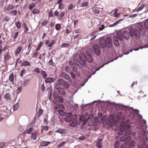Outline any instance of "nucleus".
<instances>
[{
    "label": "nucleus",
    "mask_w": 148,
    "mask_h": 148,
    "mask_svg": "<svg viewBox=\"0 0 148 148\" xmlns=\"http://www.w3.org/2000/svg\"><path fill=\"white\" fill-rule=\"evenodd\" d=\"M16 26L18 28H20L21 27V24L19 21H18L16 24Z\"/></svg>",
    "instance_id": "obj_58"
},
{
    "label": "nucleus",
    "mask_w": 148,
    "mask_h": 148,
    "mask_svg": "<svg viewBox=\"0 0 148 148\" xmlns=\"http://www.w3.org/2000/svg\"><path fill=\"white\" fill-rule=\"evenodd\" d=\"M49 22L47 21H43L42 23V25H47Z\"/></svg>",
    "instance_id": "obj_53"
},
{
    "label": "nucleus",
    "mask_w": 148,
    "mask_h": 148,
    "mask_svg": "<svg viewBox=\"0 0 148 148\" xmlns=\"http://www.w3.org/2000/svg\"><path fill=\"white\" fill-rule=\"evenodd\" d=\"M134 144H135V142L134 141H132L129 143V145L130 146L132 147V146H133L134 145Z\"/></svg>",
    "instance_id": "obj_62"
},
{
    "label": "nucleus",
    "mask_w": 148,
    "mask_h": 148,
    "mask_svg": "<svg viewBox=\"0 0 148 148\" xmlns=\"http://www.w3.org/2000/svg\"><path fill=\"white\" fill-rule=\"evenodd\" d=\"M141 123H142L143 126H144L145 128H147V126L146 125V121L145 119H142L141 121Z\"/></svg>",
    "instance_id": "obj_28"
},
{
    "label": "nucleus",
    "mask_w": 148,
    "mask_h": 148,
    "mask_svg": "<svg viewBox=\"0 0 148 148\" xmlns=\"http://www.w3.org/2000/svg\"><path fill=\"white\" fill-rule=\"evenodd\" d=\"M69 46V45L68 44L63 43L61 45L62 48L68 47Z\"/></svg>",
    "instance_id": "obj_43"
},
{
    "label": "nucleus",
    "mask_w": 148,
    "mask_h": 148,
    "mask_svg": "<svg viewBox=\"0 0 148 148\" xmlns=\"http://www.w3.org/2000/svg\"><path fill=\"white\" fill-rule=\"evenodd\" d=\"M40 73L43 78L45 79L46 78L47 76V74L45 71L42 70L40 72Z\"/></svg>",
    "instance_id": "obj_22"
},
{
    "label": "nucleus",
    "mask_w": 148,
    "mask_h": 148,
    "mask_svg": "<svg viewBox=\"0 0 148 148\" xmlns=\"http://www.w3.org/2000/svg\"><path fill=\"white\" fill-rule=\"evenodd\" d=\"M126 137L124 136H122L120 138V141L121 142H123L124 141H125Z\"/></svg>",
    "instance_id": "obj_56"
},
{
    "label": "nucleus",
    "mask_w": 148,
    "mask_h": 148,
    "mask_svg": "<svg viewBox=\"0 0 148 148\" xmlns=\"http://www.w3.org/2000/svg\"><path fill=\"white\" fill-rule=\"evenodd\" d=\"M5 145V143L4 142H0V148H3Z\"/></svg>",
    "instance_id": "obj_52"
},
{
    "label": "nucleus",
    "mask_w": 148,
    "mask_h": 148,
    "mask_svg": "<svg viewBox=\"0 0 148 148\" xmlns=\"http://www.w3.org/2000/svg\"><path fill=\"white\" fill-rule=\"evenodd\" d=\"M36 5V4L33 3H32L30 4L29 5V8L30 10H32L33 8L35 7Z\"/></svg>",
    "instance_id": "obj_30"
},
{
    "label": "nucleus",
    "mask_w": 148,
    "mask_h": 148,
    "mask_svg": "<svg viewBox=\"0 0 148 148\" xmlns=\"http://www.w3.org/2000/svg\"><path fill=\"white\" fill-rule=\"evenodd\" d=\"M74 65L77 66H78L79 68H81L82 66V64L80 63L79 61L77 60H74Z\"/></svg>",
    "instance_id": "obj_12"
},
{
    "label": "nucleus",
    "mask_w": 148,
    "mask_h": 148,
    "mask_svg": "<svg viewBox=\"0 0 148 148\" xmlns=\"http://www.w3.org/2000/svg\"><path fill=\"white\" fill-rule=\"evenodd\" d=\"M17 12L16 10H14L10 12V15L14 16L16 15Z\"/></svg>",
    "instance_id": "obj_32"
},
{
    "label": "nucleus",
    "mask_w": 148,
    "mask_h": 148,
    "mask_svg": "<svg viewBox=\"0 0 148 148\" xmlns=\"http://www.w3.org/2000/svg\"><path fill=\"white\" fill-rule=\"evenodd\" d=\"M89 3L88 2H84V3H83L80 6L81 7H84L85 6H87L88 5Z\"/></svg>",
    "instance_id": "obj_47"
},
{
    "label": "nucleus",
    "mask_w": 148,
    "mask_h": 148,
    "mask_svg": "<svg viewBox=\"0 0 148 148\" xmlns=\"http://www.w3.org/2000/svg\"><path fill=\"white\" fill-rule=\"evenodd\" d=\"M23 49L22 47L20 46L18 47L15 51L14 55L16 57L17 56L19 53Z\"/></svg>",
    "instance_id": "obj_9"
},
{
    "label": "nucleus",
    "mask_w": 148,
    "mask_h": 148,
    "mask_svg": "<svg viewBox=\"0 0 148 148\" xmlns=\"http://www.w3.org/2000/svg\"><path fill=\"white\" fill-rule=\"evenodd\" d=\"M32 12L33 14H38L40 13V10L36 8H34Z\"/></svg>",
    "instance_id": "obj_25"
},
{
    "label": "nucleus",
    "mask_w": 148,
    "mask_h": 148,
    "mask_svg": "<svg viewBox=\"0 0 148 148\" xmlns=\"http://www.w3.org/2000/svg\"><path fill=\"white\" fill-rule=\"evenodd\" d=\"M22 89V87L20 86L19 88H18L16 90V93L17 94H19L20 92V91Z\"/></svg>",
    "instance_id": "obj_49"
},
{
    "label": "nucleus",
    "mask_w": 148,
    "mask_h": 148,
    "mask_svg": "<svg viewBox=\"0 0 148 148\" xmlns=\"http://www.w3.org/2000/svg\"><path fill=\"white\" fill-rule=\"evenodd\" d=\"M65 13L64 12H62L60 14L59 16L60 18H62L64 15Z\"/></svg>",
    "instance_id": "obj_59"
},
{
    "label": "nucleus",
    "mask_w": 148,
    "mask_h": 148,
    "mask_svg": "<svg viewBox=\"0 0 148 148\" xmlns=\"http://www.w3.org/2000/svg\"><path fill=\"white\" fill-rule=\"evenodd\" d=\"M65 142H62L61 143H60L59 144H58L57 146V148H60L61 147L65 144Z\"/></svg>",
    "instance_id": "obj_45"
},
{
    "label": "nucleus",
    "mask_w": 148,
    "mask_h": 148,
    "mask_svg": "<svg viewBox=\"0 0 148 148\" xmlns=\"http://www.w3.org/2000/svg\"><path fill=\"white\" fill-rule=\"evenodd\" d=\"M117 59V58H115L114 59V60H116ZM113 60H112L110 61H108V62L104 64H103L102 66H100L96 70V71H98L101 68L103 67L104 66L105 64H107L108 63H109V62H112L113 61Z\"/></svg>",
    "instance_id": "obj_21"
},
{
    "label": "nucleus",
    "mask_w": 148,
    "mask_h": 148,
    "mask_svg": "<svg viewBox=\"0 0 148 148\" xmlns=\"http://www.w3.org/2000/svg\"><path fill=\"white\" fill-rule=\"evenodd\" d=\"M105 28V27L103 25H102L101 27L99 28V30L100 31L103 30Z\"/></svg>",
    "instance_id": "obj_64"
},
{
    "label": "nucleus",
    "mask_w": 148,
    "mask_h": 148,
    "mask_svg": "<svg viewBox=\"0 0 148 148\" xmlns=\"http://www.w3.org/2000/svg\"><path fill=\"white\" fill-rule=\"evenodd\" d=\"M25 73V71L24 69H23L21 71V73H20L21 76L22 77H23V75Z\"/></svg>",
    "instance_id": "obj_55"
},
{
    "label": "nucleus",
    "mask_w": 148,
    "mask_h": 148,
    "mask_svg": "<svg viewBox=\"0 0 148 148\" xmlns=\"http://www.w3.org/2000/svg\"><path fill=\"white\" fill-rule=\"evenodd\" d=\"M65 121L68 122H69L71 121V116H66L65 119Z\"/></svg>",
    "instance_id": "obj_42"
},
{
    "label": "nucleus",
    "mask_w": 148,
    "mask_h": 148,
    "mask_svg": "<svg viewBox=\"0 0 148 148\" xmlns=\"http://www.w3.org/2000/svg\"><path fill=\"white\" fill-rule=\"evenodd\" d=\"M130 108H131L133 110L135 111V112L136 113V114H137L138 115V113H139V111L137 110V109H134L132 107H131Z\"/></svg>",
    "instance_id": "obj_60"
},
{
    "label": "nucleus",
    "mask_w": 148,
    "mask_h": 148,
    "mask_svg": "<svg viewBox=\"0 0 148 148\" xmlns=\"http://www.w3.org/2000/svg\"><path fill=\"white\" fill-rule=\"evenodd\" d=\"M64 81H65L63 79H60L58 80V84L62 85Z\"/></svg>",
    "instance_id": "obj_38"
},
{
    "label": "nucleus",
    "mask_w": 148,
    "mask_h": 148,
    "mask_svg": "<svg viewBox=\"0 0 148 148\" xmlns=\"http://www.w3.org/2000/svg\"><path fill=\"white\" fill-rule=\"evenodd\" d=\"M30 64L29 62L28 61H24L21 64V66H29Z\"/></svg>",
    "instance_id": "obj_27"
},
{
    "label": "nucleus",
    "mask_w": 148,
    "mask_h": 148,
    "mask_svg": "<svg viewBox=\"0 0 148 148\" xmlns=\"http://www.w3.org/2000/svg\"><path fill=\"white\" fill-rule=\"evenodd\" d=\"M59 114L61 116H64L65 114L64 111L63 110H60L58 111Z\"/></svg>",
    "instance_id": "obj_44"
},
{
    "label": "nucleus",
    "mask_w": 148,
    "mask_h": 148,
    "mask_svg": "<svg viewBox=\"0 0 148 148\" xmlns=\"http://www.w3.org/2000/svg\"><path fill=\"white\" fill-rule=\"evenodd\" d=\"M54 81V78L53 77H48L46 79L45 82L46 83H51Z\"/></svg>",
    "instance_id": "obj_14"
},
{
    "label": "nucleus",
    "mask_w": 148,
    "mask_h": 148,
    "mask_svg": "<svg viewBox=\"0 0 148 148\" xmlns=\"http://www.w3.org/2000/svg\"><path fill=\"white\" fill-rule=\"evenodd\" d=\"M62 77L66 80H69L70 79V76L67 74H65L63 75Z\"/></svg>",
    "instance_id": "obj_33"
},
{
    "label": "nucleus",
    "mask_w": 148,
    "mask_h": 148,
    "mask_svg": "<svg viewBox=\"0 0 148 148\" xmlns=\"http://www.w3.org/2000/svg\"><path fill=\"white\" fill-rule=\"evenodd\" d=\"M23 28L24 29V32L25 33H27L28 31V29L26 25H25V27Z\"/></svg>",
    "instance_id": "obj_57"
},
{
    "label": "nucleus",
    "mask_w": 148,
    "mask_h": 148,
    "mask_svg": "<svg viewBox=\"0 0 148 148\" xmlns=\"http://www.w3.org/2000/svg\"><path fill=\"white\" fill-rule=\"evenodd\" d=\"M36 134V132L32 134L30 136L31 138L34 140H36L37 138Z\"/></svg>",
    "instance_id": "obj_24"
},
{
    "label": "nucleus",
    "mask_w": 148,
    "mask_h": 148,
    "mask_svg": "<svg viewBox=\"0 0 148 148\" xmlns=\"http://www.w3.org/2000/svg\"><path fill=\"white\" fill-rule=\"evenodd\" d=\"M80 60L83 62H84L86 60V57L85 55L83 53L81 54L79 57Z\"/></svg>",
    "instance_id": "obj_17"
},
{
    "label": "nucleus",
    "mask_w": 148,
    "mask_h": 148,
    "mask_svg": "<svg viewBox=\"0 0 148 148\" xmlns=\"http://www.w3.org/2000/svg\"><path fill=\"white\" fill-rule=\"evenodd\" d=\"M86 60H87L90 63L92 62L93 60L92 57L90 55L87 56Z\"/></svg>",
    "instance_id": "obj_26"
},
{
    "label": "nucleus",
    "mask_w": 148,
    "mask_h": 148,
    "mask_svg": "<svg viewBox=\"0 0 148 148\" xmlns=\"http://www.w3.org/2000/svg\"><path fill=\"white\" fill-rule=\"evenodd\" d=\"M10 58V53L7 52L6 53L5 55L4 56V60L5 61L8 60Z\"/></svg>",
    "instance_id": "obj_18"
},
{
    "label": "nucleus",
    "mask_w": 148,
    "mask_h": 148,
    "mask_svg": "<svg viewBox=\"0 0 148 148\" xmlns=\"http://www.w3.org/2000/svg\"><path fill=\"white\" fill-rule=\"evenodd\" d=\"M122 114V113L121 112H120L118 113L117 115V116L118 117V119H120L121 120H123L124 119V118L123 116L121 117L120 116H121Z\"/></svg>",
    "instance_id": "obj_31"
},
{
    "label": "nucleus",
    "mask_w": 148,
    "mask_h": 148,
    "mask_svg": "<svg viewBox=\"0 0 148 148\" xmlns=\"http://www.w3.org/2000/svg\"><path fill=\"white\" fill-rule=\"evenodd\" d=\"M61 28V25L60 24H57L55 26V29L57 30H58Z\"/></svg>",
    "instance_id": "obj_37"
},
{
    "label": "nucleus",
    "mask_w": 148,
    "mask_h": 148,
    "mask_svg": "<svg viewBox=\"0 0 148 148\" xmlns=\"http://www.w3.org/2000/svg\"><path fill=\"white\" fill-rule=\"evenodd\" d=\"M99 44L100 46L102 49L104 48L106 46L105 40L103 39L100 40Z\"/></svg>",
    "instance_id": "obj_11"
},
{
    "label": "nucleus",
    "mask_w": 148,
    "mask_h": 148,
    "mask_svg": "<svg viewBox=\"0 0 148 148\" xmlns=\"http://www.w3.org/2000/svg\"><path fill=\"white\" fill-rule=\"evenodd\" d=\"M123 19H120L119 20L116 21L114 23L108 26L110 27H114L117 24H118L119 22H120L121 21H122Z\"/></svg>",
    "instance_id": "obj_19"
},
{
    "label": "nucleus",
    "mask_w": 148,
    "mask_h": 148,
    "mask_svg": "<svg viewBox=\"0 0 148 148\" xmlns=\"http://www.w3.org/2000/svg\"><path fill=\"white\" fill-rule=\"evenodd\" d=\"M131 131L130 130H128L125 132L124 134L125 136H126L129 135L131 134Z\"/></svg>",
    "instance_id": "obj_48"
},
{
    "label": "nucleus",
    "mask_w": 148,
    "mask_h": 148,
    "mask_svg": "<svg viewBox=\"0 0 148 148\" xmlns=\"http://www.w3.org/2000/svg\"><path fill=\"white\" fill-rule=\"evenodd\" d=\"M144 26L145 29H148V19L146 20L144 23Z\"/></svg>",
    "instance_id": "obj_34"
},
{
    "label": "nucleus",
    "mask_w": 148,
    "mask_h": 148,
    "mask_svg": "<svg viewBox=\"0 0 148 148\" xmlns=\"http://www.w3.org/2000/svg\"><path fill=\"white\" fill-rule=\"evenodd\" d=\"M62 86L66 88H68L69 86L68 83L65 81L64 82Z\"/></svg>",
    "instance_id": "obj_41"
},
{
    "label": "nucleus",
    "mask_w": 148,
    "mask_h": 148,
    "mask_svg": "<svg viewBox=\"0 0 148 148\" xmlns=\"http://www.w3.org/2000/svg\"><path fill=\"white\" fill-rule=\"evenodd\" d=\"M55 42L54 40H52L48 45V47H51L54 44Z\"/></svg>",
    "instance_id": "obj_50"
},
{
    "label": "nucleus",
    "mask_w": 148,
    "mask_h": 148,
    "mask_svg": "<svg viewBox=\"0 0 148 148\" xmlns=\"http://www.w3.org/2000/svg\"><path fill=\"white\" fill-rule=\"evenodd\" d=\"M128 30L130 31V35L131 36H132L133 35H134L137 38L140 37V33L138 30H134L132 27H130V28Z\"/></svg>",
    "instance_id": "obj_3"
},
{
    "label": "nucleus",
    "mask_w": 148,
    "mask_h": 148,
    "mask_svg": "<svg viewBox=\"0 0 148 148\" xmlns=\"http://www.w3.org/2000/svg\"><path fill=\"white\" fill-rule=\"evenodd\" d=\"M106 47L108 48H110L112 45V38L108 37H107L105 40Z\"/></svg>",
    "instance_id": "obj_6"
},
{
    "label": "nucleus",
    "mask_w": 148,
    "mask_h": 148,
    "mask_svg": "<svg viewBox=\"0 0 148 148\" xmlns=\"http://www.w3.org/2000/svg\"><path fill=\"white\" fill-rule=\"evenodd\" d=\"M131 138L130 136H128L127 137H126V139H125V142L127 143H129L131 140Z\"/></svg>",
    "instance_id": "obj_36"
},
{
    "label": "nucleus",
    "mask_w": 148,
    "mask_h": 148,
    "mask_svg": "<svg viewBox=\"0 0 148 148\" xmlns=\"http://www.w3.org/2000/svg\"><path fill=\"white\" fill-rule=\"evenodd\" d=\"M70 74H71L72 77L73 78V79L75 78V75L73 72H71L70 73Z\"/></svg>",
    "instance_id": "obj_63"
},
{
    "label": "nucleus",
    "mask_w": 148,
    "mask_h": 148,
    "mask_svg": "<svg viewBox=\"0 0 148 148\" xmlns=\"http://www.w3.org/2000/svg\"><path fill=\"white\" fill-rule=\"evenodd\" d=\"M148 47V45H144L143 46L140 47L136 49H134V50L136 51L140 49H143V48H147ZM133 50V49H131L130 50V51L131 52H132V50Z\"/></svg>",
    "instance_id": "obj_20"
},
{
    "label": "nucleus",
    "mask_w": 148,
    "mask_h": 148,
    "mask_svg": "<svg viewBox=\"0 0 148 148\" xmlns=\"http://www.w3.org/2000/svg\"><path fill=\"white\" fill-rule=\"evenodd\" d=\"M66 132V130L64 129H60L55 131L56 132L59 133L60 134H63Z\"/></svg>",
    "instance_id": "obj_23"
},
{
    "label": "nucleus",
    "mask_w": 148,
    "mask_h": 148,
    "mask_svg": "<svg viewBox=\"0 0 148 148\" xmlns=\"http://www.w3.org/2000/svg\"><path fill=\"white\" fill-rule=\"evenodd\" d=\"M130 125L128 123L122 122L119 126V128L121 131H123L130 128Z\"/></svg>",
    "instance_id": "obj_4"
},
{
    "label": "nucleus",
    "mask_w": 148,
    "mask_h": 148,
    "mask_svg": "<svg viewBox=\"0 0 148 148\" xmlns=\"http://www.w3.org/2000/svg\"><path fill=\"white\" fill-rule=\"evenodd\" d=\"M83 117V116H81L80 117L79 120L75 119L73 120L70 123L71 126L72 127H75L77 125L81 123V121L82 120V119Z\"/></svg>",
    "instance_id": "obj_5"
},
{
    "label": "nucleus",
    "mask_w": 148,
    "mask_h": 148,
    "mask_svg": "<svg viewBox=\"0 0 148 148\" xmlns=\"http://www.w3.org/2000/svg\"><path fill=\"white\" fill-rule=\"evenodd\" d=\"M102 139L101 138L99 139L97 142L96 146L99 148H101L102 147L101 144Z\"/></svg>",
    "instance_id": "obj_13"
},
{
    "label": "nucleus",
    "mask_w": 148,
    "mask_h": 148,
    "mask_svg": "<svg viewBox=\"0 0 148 148\" xmlns=\"http://www.w3.org/2000/svg\"><path fill=\"white\" fill-rule=\"evenodd\" d=\"M114 146L116 148H118L119 147V143L118 142H116Z\"/></svg>",
    "instance_id": "obj_61"
},
{
    "label": "nucleus",
    "mask_w": 148,
    "mask_h": 148,
    "mask_svg": "<svg viewBox=\"0 0 148 148\" xmlns=\"http://www.w3.org/2000/svg\"><path fill=\"white\" fill-rule=\"evenodd\" d=\"M127 143H126L125 142L122 144L121 145V148H126V146Z\"/></svg>",
    "instance_id": "obj_51"
},
{
    "label": "nucleus",
    "mask_w": 148,
    "mask_h": 148,
    "mask_svg": "<svg viewBox=\"0 0 148 148\" xmlns=\"http://www.w3.org/2000/svg\"><path fill=\"white\" fill-rule=\"evenodd\" d=\"M14 6L11 4H9L5 5L4 8V9L6 11H10L13 9Z\"/></svg>",
    "instance_id": "obj_10"
},
{
    "label": "nucleus",
    "mask_w": 148,
    "mask_h": 148,
    "mask_svg": "<svg viewBox=\"0 0 148 148\" xmlns=\"http://www.w3.org/2000/svg\"><path fill=\"white\" fill-rule=\"evenodd\" d=\"M5 97L7 100H11V96L9 93L6 94L5 96Z\"/></svg>",
    "instance_id": "obj_29"
},
{
    "label": "nucleus",
    "mask_w": 148,
    "mask_h": 148,
    "mask_svg": "<svg viewBox=\"0 0 148 148\" xmlns=\"http://www.w3.org/2000/svg\"><path fill=\"white\" fill-rule=\"evenodd\" d=\"M19 104L18 103H16L15 104L14 106V110H16L18 108Z\"/></svg>",
    "instance_id": "obj_39"
},
{
    "label": "nucleus",
    "mask_w": 148,
    "mask_h": 148,
    "mask_svg": "<svg viewBox=\"0 0 148 148\" xmlns=\"http://www.w3.org/2000/svg\"><path fill=\"white\" fill-rule=\"evenodd\" d=\"M148 131L147 130L139 132L138 137L141 138V140L139 142L138 148H148V145L146 143L148 141Z\"/></svg>",
    "instance_id": "obj_1"
},
{
    "label": "nucleus",
    "mask_w": 148,
    "mask_h": 148,
    "mask_svg": "<svg viewBox=\"0 0 148 148\" xmlns=\"http://www.w3.org/2000/svg\"><path fill=\"white\" fill-rule=\"evenodd\" d=\"M129 28L130 27L127 28L126 29V30L123 32L122 33L120 32H117V36L119 37L120 41H123V38L126 40L129 39L130 36V31L128 30Z\"/></svg>",
    "instance_id": "obj_2"
},
{
    "label": "nucleus",
    "mask_w": 148,
    "mask_h": 148,
    "mask_svg": "<svg viewBox=\"0 0 148 148\" xmlns=\"http://www.w3.org/2000/svg\"><path fill=\"white\" fill-rule=\"evenodd\" d=\"M33 130V129L32 127H30L27 131L26 133L28 134H31Z\"/></svg>",
    "instance_id": "obj_35"
},
{
    "label": "nucleus",
    "mask_w": 148,
    "mask_h": 148,
    "mask_svg": "<svg viewBox=\"0 0 148 148\" xmlns=\"http://www.w3.org/2000/svg\"><path fill=\"white\" fill-rule=\"evenodd\" d=\"M34 71L38 73H40L39 69L38 67L36 68L34 70Z\"/></svg>",
    "instance_id": "obj_54"
},
{
    "label": "nucleus",
    "mask_w": 148,
    "mask_h": 148,
    "mask_svg": "<svg viewBox=\"0 0 148 148\" xmlns=\"http://www.w3.org/2000/svg\"><path fill=\"white\" fill-rule=\"evenodd\" d=\"M29 79H27L23 83V86H26L27 85L29 84Z\"/></svg>",
    "instance_id": "obj_46"
},
{
    "label": "nucleus",
    "mask_w": 148,
    "mask_h": 148,
    "mask_svg": "<svg viewBox=\"0 0 148 148\" xmlns=\"http://www.w3.org/2000/svg\"><path fill=\"white\" fill-rule=\"evenodd\" d=\"M93 49L94 52L95 54L99 55L100 54V49L98 45L95 44L93 47Z\"/></svg>",
    "instance_id": "obj_7"
},
{
    "label": "nucleus",
    "mask_w": 148,
    "mask_h": 148,
    "mask_svg": "<svg viewBox=\"0 0 148 148\" xmlns=\"http://www.w3.org/2000/svg\"><path fill=\"white\" fill-rule=\"evenodd\" d=\"M9 81L12 82V84H13L14 83V75L13 73H12L10 74L9 76Z\"/></svg>",
    "instance_id": "obj_16"
},
{
    "label": "nucleus",
    "mask_w": 148,
    "mask_h": 148,
    "mask_svg": "<svg viewBox=\"0 0 148 148\" xmlns=\"http://www.w3.org/2000/svg\"><path fill=\"white\" fill-rule=\"evenodd\" d=\"M117 36H114L113 37L114 45L116 46H118L119 45V38L117 35Z\"/></svg>",
    "instance_id": "obj_8"
},
{
    "label": "nucleus",
    "mask_w": 148,
    "mask_h": 148,
    "mask_svg": "<svg viewBox=\"0 0 148 148\" xmlns=\"http://www.w3.org/2000/svg\"><path fill=\"white\" fill-rule=\"evenodd\" d=\"M51 143L49 141H42L40 143V145L42 146H47Z\"/></svg>",
    "instance_id": "obj_15"
},
{
    "label": "nucleus",
    "mask_w": 148,
    "mask_h": 148,
    "mask_svg": "<svg viewBox=\"0 0 148 148\" xmlns=\"http://www.w3.org/2000/svg\"><path fill=\"white\" fill-rule=\"evenodd\" d=\"M82 116H83V118L82 119V120H81V121H84L83 122L82 124H83V125H85L86 124V123L87 122L88 119L87 118L86 119L84 120V116L82 115Z\"/></svg>",
    "instance_id": "obj_40"
}]
</instances>
